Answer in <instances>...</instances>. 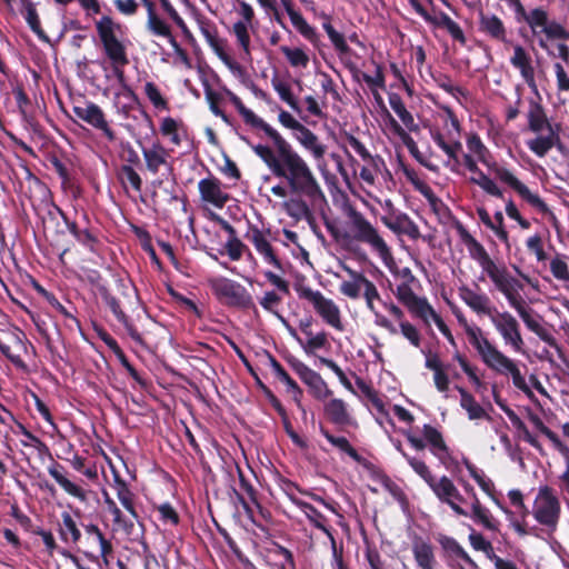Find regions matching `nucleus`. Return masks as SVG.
<instances>
[{
    "mask_svg": "<svg viewBox=\"0 0 569 569\" xmlns=\"http://www.w3.org/2000/svg\"><path fill=\"white\" fill-rule=\"evenodd\" d=\"M96 30L103 51L111 63H129L127 48L117 36L121 26L110 16H102L96 21Z\"/></svg>",
    "mask_w": 569,
    "mask_h": 569,
    "instance_id": "1a4fd4ad",
    "label": "nucleus"
},
{
    "mask_svg": "<svg viewBox=\"0 0 569 569\" xmlns=\"http://www.w3.org/2000/svg\"><path fill=\"white\" fill-rule=\"evenodd\" d=\"M470 182L479 186L488 194L502 198V191L496 184V182L485 173H479V177H470Z\"/></svg>",
    "mask_w": 569,
    "mask_h": 569,
    "instance_id": "774afa93",
    "label": "nucleus"
},
{
    "mask_svg": "<svg viewBox=\"0 0 569 569\" xmlns=\"http://www.w3.org/2000/svg\"><path fill=\"white\" fill-rule=\"evenodd\" d=\"M407 462L426 481L441 502L452 503V497L457 493L458 488L450 478L442 476L436 480L426 462L416 457H407Z\"/></svg>",
    "mask_w": 569,
    "mask_h": 569,
    "instance_id": "9b49d317",
    "label": "nucleus"
},
{
    "mask_svg": "<svg viewBox=\"0 0 569 569\" xmlns=\"http://www.w3.org/2000/svg\"><path fill=\"white\" fill-rule=\"evenodd\" d=\"M465 332L469 342L476 348L479 355H481L487 349V346L491 345V342L486 337H483L479 327L470 326L465 330Z\"/></svg>",
    "mask_w": 569,
    "mask_h": 569,
    "instance_id": "69168bd1",
    "label": "nucleus"
},
{
    "mask_svg": "<svg viewBox=\"0 0 569 569\" xmlns=\"http://www.w3.org/2000/svg\"><path fill=\"white\" fill-rule=\"evenodd\" d=\"M395 295L397 299L416 317L423 312V310L426 311L429 306L425 298H420L413 292L411 283H399L396 288Z\"/></svg>",
    "mask_w": 569,
    "mask_h": 569,
    "instance_id": "4be33fe9",
    "label": "nucleus"
},
{
    "mask_svg": "<svg viewBox=\"0 0 569 569\" xmlns=\"http://www.w3.org/2000/svg\"><path fill=\"white\" fill-rule=\"evenodd\" d=\"M297 140L307 149L316 160L322 159L326 153V146L319 141V138L306 126L297 131Z\"/></svg>",
    "mask_w": 569,
    "mask_h": 569,
    "instance_id": "f704fd0d",
    "label": "nucleus"
},
{
    "mask_svg": "<svg viewBox=\"0 0 569 569\" xmlns=\"http://www.w3.org/2000/svg\"><path fill=\"white\" fill-rule=\"evenodd\" d=\"M510 63L519 70L521 78L529 87L536 86L532 60L522 46L517 44L513 47V54L510 58Z\"/></svg>",
    "mask_w": 569,
    "mask_h": 569,
    "instance_id": "412c9836",
    "label": "nucleus"
},
{
    "mask_svg": "<svg viewBox=\"0 0 569 569\" xmlns=\"http://www.w3.org/2000/svg\"><path fill=\"white\" fill-rule=\"evenodd\" d=\"M480 357L489 368L500 373H507L509 368L515 363L492 343L487 346V349L480 355Z\"/></svg>",
    "mask_w": 569,
    "mask_h": 569,
    "instance_id": "473e14b6",
    "label": "nucleus"
},
{
    "mask_svg": "<svg viewBox=\"0 0 569 569\" xmlns=\"http://www.w3.org/2000/svg\"><path fill=\"white\" fill-rule=\"evenodd\" d=\"M281 52L287 58L288 62L291 67L295 68H306L309 63L308 54L300 48H289L287 46H282L280 48Z\"/></svg>",
    "mask_w": 569,
    "mask_h": 569,
    "instance_id": "680f3d73",
    "label": "nucleus"
},
{
    "mask_svg": "<svg viewBox=\"0 0 569 569\" xmlns=\"http://www.w3.org/2000/svg\"><path fill=\"white\" fill-rule=\"evenodd\" d=\"M432 140L436 144L443 150V152L448 156V158L455 161L457 164L459 163V152L462 150V144L458 139L447 140L445 136L440 131L431 132Z\"/></svg>",
    "mask_w": 569,
    "mask_h": 569,
    "instance_id": "79ce46f5",
    "label": "nucleus"
},
{
    "mask_svg": "<svg viewBox=\"0 0 569 569\" xmlns=\"http://www.w3.org/2000/svg\"><path fill=\"white\" fill-rule=\"evenodd\" d=\"M291 336L300 343L307 355H313L317 350L329 347L328 335L326 331L316 333L311 340H301L295 329H290Z\"/></svg>",
    "mask_w": 569,
    "mask_h": 569,
    "instance_id": "09e8293b",
    "label": "nucleus"
},
{
    "mask_svg": "<svg viewBox=\"0 0 569 569\" xmlns=\"http://www.w3.org/2000/svg\"><path fill=\"white\" fill-rule=\"evenodd\" d=\"M147 29L153 36L167 39L172 47L178 48L170 26L158 14L147 18Z\"/></svg>",
    "mask_w": 569,
    "mask_h": 569,
    "instance_id": "a19ab883",
    "label": "nucleus"
},
{
    "mask_svg": "<svg viewBox=\"0 0 569 569\" xmlns=\"http://www.w3.org/2000/svg\"><path fill=\"white\" fill-rule=\"evenodd\" d=\"M230 100L247 124L251 126L252 128L262 130L269 138L278 132L260 117H258L253 111L248 109L239 97L231 94Z\"/></svg>",
    "mask_w": 569,
    "mask_h": 569,
    "instance_id": "cd10ccee",
    "label": "nucleus"
},
{
    "mask_svg": "<svg viewBox=\"0 0 569 569\" xmlns=\"http://www.w3.org/2000/svg\"><path fill=\"white\" fill-rule=\"evenodd\" d=\"M48 472L68 495L79 499L82 502L87 501L88 492L67 478L64 468L61 465L57 462L52 463L48 468Z\"/></svg>",
    "mask_w": 569,
    "mask_h": 569,
    "instance_id": "393cba45",
    "label": "nucleus"
},
{
    "mask_svg": "<svg viewBox=\"0 0 569 569\" xmlns=\"http://www.w3.org/2000/svg\"><path fill=\"white\" fill-rule=\"evenodd\" d=\"M287 12L290 18L291 23L293 27L308 40L312 41L316 37V30L313 27H311L307 20L303 18V16L291 8L290 6L287 7Z\"/></svg>",
    "mask_w": 569,
    "mask_h": 569,
    "instance_id": "603ef678",
    "label": "nucleus"
},
{
    "mask_svg": "<svg viewBox=\"0 0 569 569\" xmlns=\"http://www.w3.org/2000/svg\"><path fill=\"white\" fill-rule=\"evenodd\" d=\"M422 435L426 443L429 445L432 455L438 460L449 467V462L452 460L448 446L446 445L441 432L431 425H425L422 427Z\"/></svg>",
    "mask_w": 569,
    "mask_h": 569,
    "instance_id": "a211bd4d",
    "label": "nucleus"
},
{
    "mask_svg": "<svg viewBox=\"0 0 569 569\" xmlns=\"http://www.w3.org/2000/svg\"><path fill=\"white\" fill-rule=\"evenodd\" d=\"M460 393V406L468 413L470 420L490 419L486 410L476 401L475 397L463 388L457 387Z\"/></svg>",
    "mask_w": 569,
    "mask_h": 569,
    "instance_id": "e433bc0d",
    "label": "nucleus"
},
{
    "mask_svg": "<svg viewBox=\"0 0 569 569\" xmlns=\"http://www.w3.org/2000/svg\"><path fill=\"white\" fill-rule=\"evenodd\" d=\"M418 317L420 319H422L427 325H429L430 320H432L436 323V326L438 327V329L440 330V332L449 341L453 342V337H452L450 329L448 328V326L445 323L442 318L433 310V308L430 305L427 307V310L426 311L423 310V312H421Z\"/></svg>",
    "mask_w": 569,
    "mask_h": 569,
    "instance_id": "052dcab7",
    "label": "nucleus"
},
{
    "mask_svg": "<svg viewBox=\"0 0 569 569\" xmlns=\"http://www.w3.org/2000/svg\"><path fill=\"white\" fill-rule=\"evenodd\" d=\"M389 104L396 114L400 118L403 126L409 131L418 130V124L415 122L412 114L407 110L401 97L397 93L389 94Z\"/></svg>",
    "mask_w": 569,
    "mask_h": 569,
    "instance_id": "37998d69",
    "label": "nucleus"
},
{
    "mask_svg": "<svg viewBox=\"0 0 569 569\" xmlns=\"http://www.w3.org/2000/svg\"><path fill=\"white\" fill-rule=\"evenodd\" d=\"M412 555L417 566L420 569H436L437 559L433 547L430 542L420 537H416L412 541Z\"/></svg>",
    "mask_w": 569,
    "mask_h": 569,
    "instance_id": "b1692460",
    "label": "nucleus"
},
{
    "mask_svg": "<svg viewBox=\"0 0 569 569\" xmlns=\"http://www.w3.org/2000/svg\"><path fill=\"white\" fill-rule=\"evenodd\" d=\"M357 386L361 390V392L370 400V402L377 409V411L381 416L390 420L389 413L386 409V405L382 398L379 396V393L372 387L366 383L362 379L357 380Z\"/></svg>",
    "mask_w": 569,
    "mask_h": 569,
    "instance_id": "6e6d98bb",
    "label": "nucleus"
},
{
    "mask_svg": "<svg viewBox=\"0 0 569 569\" xmlns=\"http://www.w3.org/2000/svg\"><path fill=\"white\" fill-rule=\"evenodd\" d=\"M271 84L282 101H284L293 111L298 113L301 112L299 102L295 98L291 91V86L287 81L281 80L278 77H274L271 80Z\"/></svg>",
    "mask_w": 569,
    "mask_h": 569,
    "instance_id": "de8ad7c7",
    "label": "nucleus"
},
{
    "mask_svg": "<svg viewBox=\"0 0 569 569\" xmlns=\"http://www.w3.org/2000/svg\"><path fill=\"white\" fill-rule=\"evenodd\" d=\"M22 332L18 330H2L0 333V351L13 363L20 362L19 351L23 348Z\"/></svg>",
    "mask_w": 569,
    "mask_h": 569,
    "instance_id": "5701e85b",
    "label": "nucleus"
},
{
    "mask_svg": "<svg viewBox=\"0 0 569 569\" xmlns=\"http://www.w3.org/2000/svg\"><path fill=\"white\" fill-rule=\"evenodd\" d=\"M160 132L163 137L169 138L174 146H180L182 136L186 134V127L182 121L167 117L160 123Z\"/></svg>",
    "mask_w": 569,
    "mask_h": 569,
    "instance_id": "ea45409f",
    "label": "nucleus"
},
{
    "mask_svg": "<svg viewBox=\"0 0 569 569\" xmlns=\"http://www.w3.org/2000/svg\"><path fill=\"white\" fill-rule=\"evenodd\" d=\"M439 24L448 31L452 39L460 42L461 44H466L467 39L462 29L448 14H441Z\"/></svg>",
    "mask_w": 569,
    "mask_h": 569,
    "instance_id": "338daca9",
    "label": "nucleus"
},
{
    "mask_svg": "<svg viewBox=\"0 0 569 569\" xmlns=\"http://www.w3.org/2000/svg\"><path fill=\"white\" fill-rule=\"evenodd\" d=\"M527 119L528 128L533 133H541L543 130L555 131L552 124L548 121L545 109L535 101L530 102Z\"/></svg>",
    "mask_w": 569,
    "mask_h": 569,
    "instance_id": "7c9ffc66",
    "label": "nucleus"
},
{
    "mask_svg": "<svg viewBox=\"0 0 569 569\" xmlns=\"http://www.w3.org/2000/svg\"><path fill=\"white\" fill-rule=\"evenodd\" d=\"M114 489L117 493V498L123 506V508L133 517L138 518V513L136 511L134 505H133V498L134 495L129 489L128 485L124 480H122L120 477H114Z\"/></svg>",
    "mask_w": 569,
    "mask_h": 569,
    "instance_id": "a18cd8bd",
    "label": "nucleus"
},
{
    "mask_svg": "<svg viewBox=\"0 0 569 569\" xmlns=\"http://www.w3.org/2000/svg\"><path fill=\"white\" fill-rule=\"evenodd\" d=\"M480 357L489 368L500 373H507L509 368L515 363L492 343L487 346V349L480 355Z\"/></svg>",
    "mask_w": 569,
    "mask_h": 569,
    "instance_id": "72a5a7b5",
    "label": "nucleus"
},
{
    "mask_svg": "<svg viewBox=\"0 0 569 569\" xmlns=\"http://www.w3.org/2000/svg\"><path fill=\"white\" fill-rule=\"evenodd\" d=\"M480 357L489 368L500 373H507L509 368L515 363L492 343L487 346V349L480 355Z\"/></svg>",
    "mask_w": 569,
    "mask_h": 569,
    "instance_id": "2f4dec72",
    "label": "nucleus"
},
{
    "mask_svg": "<svg viewBox=\"0 0 569 569\" xmlns=\"http://www.w3.org/2000/svg\"><path fill=\"white\" fill-rule=\"evenodd\" d=\"M322 27L327 36L329 37L332 46L335 47L337 53L345 54L352 52L350 47L347 44L343 34L338 32L330 22H325Z\"/></svg>",
    "mask_w": 569,
    "mask_h": 569,
    "instance_id": "13d9d810",
    "label": "nucleus"
},
{
    "mask_svg": "<svg viewBox=\"0 0 569 569\" xmlns=\"http://www.w3.org/2000/svg\"><path fill=\"white\" fill-rule=\"evenodd\" d=\"M529 419L530 421L532 422V425L543 435L546 436L550 442L552 443V446L560 452L562 453L563 456H569V448L568 446H566L561 440L560 438L557 436L556 432H553L550 428H548L542 419L537 416V415H533L531 413L529 416Z\"/></svg>",
    "mask_w": 569,
    "mask_h": 569,
    "instance_id": "49530a36",
    "label": "nucleus"
},
{
    "mask_svg": "<svg viewBox=\"0 0 569 569\" xmlns=\"http://www.w3.org/2000/svg\"><path fill=\"white\" fill-rule=\"evenodd\" d=\"M62 217L66 220L67 227L69 231L73 234V237L82 244L88 247L90 250H93V246L96 242V238L88 229L80 230L76 222L69 221L66 216L62 213Z\"/></svg>",
    "mask_w": 569,
    "mask_h": 569,
    "instance_id": "0e129e2a",
    "label": "nucleus"
},
{
    "mask_svg": "<svg viewBox=\"0 0 569 569\" xmlns=\"http://www.w3.org/2000/svg\"><path fill=\"white\" fill-rule=\"evenodd\" d=\"M517 21L528 24L533 36L545 34L539 38L538 44L541 49H549L548 40H569V31L559 22L549 19L548 11L537 7L527 11L522 3L515 11Z\"/></svg>",
    "mask_w": 569,
    "mask_h": 569,
    "instance_id": "423d86ee",
    "label": "nucleus"
},
{
    "mask_svg": "<svg viewBox=\"0 0 569 569\" xmlns=\"http://www.w3.org/2000/svg\"><path fill=\"white\" fill-rule=\"evenodd\" d=\"M84 533H86V550L84 555L92 560H98V557L94 556L90 549L93 547V545H99L100 548V557L106 566L110 562V557L112 555V545L111 542L106 539L101 530L98 528V526L93 523H89L84 526Z\"/></svg>",
    "mask_w": 569,
    "mask_h": 569,
    "instance_id": "2eb2a0df",
    "label": "nucleus"
},
{
    "mask_svg": "<svg viewBox=\"0 0 569 569\" xmlns=\"http://www.w3.org/2000/svg\"><path fill=\"white\" fill-rule=\"evenodd\" d=\"M72 111L78 119L101 131L109 141L116 140V133L110 128L104 112L98 104L82 101L73 106Z\"/></svg>",
    "mask_w": 569,
    "mask_h": 569,
    "instance_id": "f8f14e48",
    "label": "nucleus"
},
{
    "mask_svg": "<svg viewBox=\"0 0 569 569\" xmlns=\"http://www.w3.org/2000/svg\"><path fill=\"white\" fill-rule=\"evenodd\" d=\"M99 293L106 305L110 308L116 318L126 327L128 333L134 340H140V335L137 329L129 322L128 317L120 308L118 300L109 292L104 286L98 288Z\"/></svg>",
    "mask_w": 569,
    "mask_h": 569,
    "instance_id": "c756f323",
    "label": "nucleus"
},
{
    "mask_svg": "<svg viewBox=\"0 0 569 569\" xmlns=\"http://www.w3.org/2000/svg\"><path fill=\"white\" fill-rule=\"evenodd\" d=\"M198 189L201 200L214 208L221 209L230 200V196L224 190L222 182L216 177L200 180Z\"/></svg>",
    "mask_w": 569,
    "mask_h": 569,
    "instance_id": "4468645a",
    "label": "nucleus"
},
{
    "mask_svg": "<svg viewBox=\"0 0 569 569\" xmlns=\"http://www.w3.org/2000/svg\"><path fill=\"white\" fill-rule=\"evenodd\" d=\"M465 489L467 492H471L473 497L472 501V513L470 517L476 521L477 523L482 525L486 529L490 531H498L499 528V521L491 515V512L481 505L480 500L476 496L473 488L469 485L465 486Z\"/></svg>",
    "mask_w": 569,
    "mask_h": 569,
    "instance_id": "a878e982",
    "label": "nucleus"
},
{
    "mask_svg": "<svg viewBox=\"0 0 569 569\" xmlns=\"http://www.w3.org/2000/svg\"><path fill=\"white\" fill-rule=\"evenodd\" d=\"M142 156L144 159L147 170L157 174L161 167H164L168 171H172V166L169 162V151L159 142L152 143L149 148H142Z\"/></svg>",
    "mask_w": 569,
    "mask_h": 569,
    "instance_id": "6ab92c4d",
    "label": "nucleus"
},
{
    "mask_svg": "<svg viewBox=\"0 0 569 569\" xmlns=\"http://www.w3.org/2000/svg\"><path fill=\"white\" fill-rule=\"evenodd\" d=\"M303 197L296 196L282 203L287 214L296 220L307 219L311 216L310 208Z\"/></svg>",
    "mask_w": 569,
    "mask_h": 569,
    "instance_id": "c03bdc74",
    "label": "nucleus"
},
{
    "mask_svg": "<svg viewBox=\"0 0 569 569\" xmlns=\"http://www.w3.org/2000/svg\"><path fill=\"white\" fill-rule=\"evenodd\" d=\"M479 31L489 39L506 43L508 41V30L505 22L493 13L479 12Z\"/></svg>",
    "mask_w": 569,
    "mask_h": 569,
    "instance_id": "dca6fc26",
    "label": "nucleus"
},
{
    "mask_svg": "<svg viewBox=\"0 0 569 569\" xmlns=\"http://www.w3.org/2000/svg\"><path fill=\"white\" fill-rule=\"evenodd\" d=\"M467 147L478 161L493 169L496 177L512 188L528 204L543 214H551L552 212L547 203L537 194L529 190L510 170L505 167H498L495 162L491 164V154L488 148L483 144L477 133H471L467 138Z\"/></svg>",
    "mask_w": 569,
    "mask_h": 569,
    "instance_id": "39448f33",
    "label": "nucleus"
},
{
    "mask_svg": "<svg viewBox=\"0 0 569 569\" xmlns=\"http://www.w3.org/2000/svg\"><path fill=\"white\" fill-rule=\"evenodd\" d=\"M550 271L558 281L569 288V267L565 254L557 253L551 258Z\"/></svg>",
    "mask_w": 569,
    "mask_h": 569,
    "instance_id": "3c124183",
    "label": "nucleus"
},
{
    "mask_svg": "<svg viewBox=\"0 0 569 569\" xmlns=\"http://www.w3.org/2000/svg\"><path fill=\"white\" fill-rule=\"evenodd\" d=\"M303 511H305L307 518L310 520V522L316 528L322 530L328 536V538L331 541L333 552H336V540H335V537L331 533L330 529L326 525V522H327L326 517L322 513H320L313 506H311L309 503L303 505Z\"/></svg>",
    "mask_w": 569,
    "mask_h": 569,
    "instance_id": "8fccbe9b",
    "label": "nucleus"
},
{
    "mask_svg": "<svg viewBox=\"0 0 569 569\" xmlns=\"http://www.w3.org/2000/svg\"><path fill=\"white\" fill-rule=\"evenodd\" d=\"M209 284L218 300L227 306L243 309L254 306L247 289L233 280L223 277L213 278L209 280Z\"/></svg>",
    "mask_w": 569,
    "mask_h": 569,
    "instance_id": "9d476101",
    "label": "nucleus"
},
{
    "mask_svg": "<svg viewBox=\"0 0 569 569\" xmlns=\"http://www.w3.org/2000/svg\"><path fill=\"white\" fill-rule=\"evenodd\" d=\"M363 298L366 300L367 308L375 315L376 325L386 329L391 335H397V327L388 318L379 313L375 307V301H381V297L375 283L370 280H368L367 286L363 289Z\"/></svg>",
    "mask_w": 569,
    "mask_h": 569,
    "instance_id": "aec40b11",
    "label": "nucleus"
},
{
    "mask_svg": "<svg viewBox=\"0 0 569 569\" xmlns=\"http://www.w3.org/2000/svg\"><path fill=\"white\" fill-rule=\"evenodd\" d=\"M118 178L124 188L129 184L136 192H141L142 179L132 166L122 164Z\"/></svg>",
    "mask_w": 569,
    "mask_h": 569,
    "instance_id": "864d4df0",
    "label": "nucleus"
},
{
    "mask_svg": "<svg viewBox=\"0 0 569 569\" xmlns=\"http://www.w3.org/2000/svg\"><path fill=\"white\" fill-rule=\"evenodd\" d=\"M343 270L349 274L350 279L341 282L339 291L350 299H358L369 279L363 273L355 271L348 266H343Z\"/></svg>",
    "mask_w": 569,
    "mask_h": 569,
    "instance_id": "bb28decb",
    "label": "nucleus"
},
{
    "mask_svg": "<svg viewBox=\"0 0 569 569\" xmlns=\"http://www.w3.org/2000/svg\"><path fill=\"white\" fill-rule=\"evenodd\" d=\"M460 237L471 259L480 266L482 273L490 279L493 287L506 297L510 307L518 312L526 327L550 347L558 348L557 339L540 323V317L527 307L519 292L522 289V283L511 276L505 264L497 263L485 247L466 229H460Z\"/></svg>",
    "mask_w": 569,
    "mask_h": 569,
    "instance_id": "f257e3e1",
    "label": "nucleus"
},
{
    "mask_svg": "<svg viewBox=\"0 0 569 569\" xmlns=\"http://www.w3.org/2000/svg\"><path fill=\"white\" fill-rule=\"evenodd\" d=\"M343 212L348 218V230L342 233L339 230L329 228L333 238L367 244L383 261L392 259L391 250L377 227L351 204H346Z\"/></svg>",
    "mask_w": 569,
    "mask_h": 569,
    "instance_id": "20e7f679",
    "label": "nucleus"
},
{
    "mask_svg": "<svg viewBox=\"0 0 569 569\" xmlns=\"http://www.w3.org/2000/svg\"><path fill=\"white\" fill-rule=\"evenodd\" d=\"M382 223L398 236H407L411 240L422 239L426 242H431V236H422L417 223L403 212L383 214L381 217Z\"/></svg>",
    "mask_w": 569,
    "mask_h": 569,
    "instance_id": "ddd939ff",
    "label": "nucleus"
},
{
    "mask_svg": "<svg viewBox=\"0 0 569 569\" xmlns=\"http://www.w3.org/2000/svg\"><path fill=\"white\" fill-rule=\"evenodd\" d=\"M388 117H389V121H390V124L392 127V129L395 130V132L397 134H399L402 139H403V142L407 146V148L409 149L410 153L422 164L427 166L421 156H420V152L418 150V147L416 144V142L413 141V139L411 137H409L405 129L390 116V113H388Z\"/></svg>",
    "mask_w": 569,
    "mask_h": 569,
    "instance_id": "e2e57ef3",
    "label": "nucleus"
},
{
    "mask_svg": "<svg viewBox=\"0 0 569 569\" xmlns=\"http://www.w3.org/2000/svg\"><path fill=\"white\" fill-rule=\"evenodd\" d=\"M230 100L247 124L251 126L252 128L262 130L269 138L278 132L260 117H258L253 111L248 109L239 97L231 94Z\"/></svg>",
    "mask_w": 569,
    "mask_h": 569,
    "instance_id": "c85d7f7f",
    "label": "nucleus"
},
{
    "mask_svg": "<svg viewBox=\"0 0 569 569\" xmlns=\"http://www.w3.org/2000/svg\"><path fill=\"white\" fill-rule=\"evenodd\" d=\"M458 291L460 299L473 312L489 317L506 345L511 346L517 352L523 350L525 342L520 332L519 322L510 312L498 311L486 293L478 292L466 284L459 287Z\"/></svg>",
    "mask_w": 569,
    "mask_h": 569,
    "instance_id": "7ed1b4c3",
    "label": "nucleus"
},
{
    "mask_svg": "<svg viewBox=\"0 0 569 569\" xmlns=\"http://www.w3.org/2000/svg\"><path fill=\"white\" fill-rule=\"evenodd\" d=\"M531 513L548 535L557 531L561 517V502L552 488L548 486L539 488Z\"/></svg>",
    "mask_w": 569,
    "mask_h": 569,
    "instance_id": "0eeeda50",
    "label": "nucleus"
},
{
    "mask_svg": "<svg viewBox=\"0 0 569 569\" xmlns=\"http://www.w3.org/2000/svg\"><path fill=\"white\" fill-rule=\"evenodd\" d=\"M325 413L335 425L346 426L351 423V417L347 405L341 399H331L325 405Z\"/></svg>",
    "mask_w": 569,
    "mask_h": 569,
    "instance_id": "c9c22d12",
    "label": "nucleus"
},
{
    "mask_svg": "<svg viewBox=\"0 0 569 569\" xmlns=\"http://www.w3.org/2000/svg\"><path fill=\"white\" fill-rule=\"evenodd\" d=\"M323 437L336 448L347 453L355 460H359L360 456L357 450L350 445L349 440L346 437H336L331 435L329 431L322 429L321 430Z\"/></svg>",
    "mask_w": 569,
    "mask_h": 569,
    "instance_id": "bf43d9fd",
    "label": "nucleus"
},
{
    "mask_svg": "<svg viewBox=\"0 0 569 569\" xmlns=\"http://www.w3.org/2000/svg\"><path fill=\"white\" fill-rule=\"evenodd\" d=\"M557 141H559V134L557 130H555L548 131L546 136L539 134L527 141V146L536 156L542 158L552 149Z\"/></svg>",
    "mask_w": 569,
    "mask_h": 569,
    "instance_id": "58836bf2",
    "label": "nucleus"
},
{
    "mask_svg": "<svg viewBox=\"0 0 569 569\" xmlns=\"http://www.w3.org/2000/svg\"><path fill=\"white\" fill-rule=\"evenodd\" d=\"M61 518L62 521L59 526L60 539L66 543H70L72 546L77 545L81 538V531L78 528L77 522L68 512H63Z\"/></svg>",
    "mask_w": 569,
    "mask_h": 569,
    "instance_id": "4c0bfd02",
    "label": "nucleus"
},
{
    "mask_svg": "<svg viewBox=\"0 0 569 569\" xmlns=\"http://www.w3.org/2000/svg\"><path fill=\"white\" fill-rule=\"evenodd\" d=\"M274 148L267 144H253L252 151L268 167L270 172L284 179L293 196L311 201L322 197V190L307 161L277 132L270 138Z\"/></svg>",
    "mask_w": 569,
    "mask_h": 569,
    "instance_id": "f03ea898",
    "label": "nucleus"
},
{
    "mask_svg": "<svg viewBox=\"0 0 569 569\" xmlns=\"http://www.w3.org/2000/svg\"><path fill=\"white\" fill-rule=\"evenodd\" d=\"M295 290L300 299L312 305L315 311L328 326L339 331L343 330L341 311L333 300L326 298L320 291L312 290L303 283H296Z\"/></svg>",
    "mask_w": 569,
    "mask_h": 569,
    "instance_id": "6e6552de",
    "label": "nucleus"
},
{
    "mask_svg": "<svg viewBox=\"0 0 569 569\" xmlns=\"http://www.w3.org/2000/svg\"><path fill=\"white\" fill-rule=\"evenodd\" d=\"M248 240L253 244L257 252L263 257L264 261L269 264H272L274 268L281 270L282 263L273 247L271 246L266 233L257 227L250 229L247 234Z\"/></svg>",
    "mask_w": 569,
    "mask_h": 569,
    "instance_id": "f3484780",
    "label": "nucleus"
},
{
    "mask_svg": "<svg viewBox=\"0 0 569 569\" xmlns=\"http://www.w3.org/2000/svg\"><path fill=\"white\" fill-rule=\"evenodd\" d=\"M303 382L310 388L312 396L318 400H325L332 393L325 380L316 371L308 379H305Z\"/></svg>",
    "mask_w": 569,
    "mask_h": 569,
    "instance_id": "5fc2aeb1",
    "label": "nucleus"
},
{
    "mask_svg": "<svg viewBox=\"0 0 569 569\" xmlns=\"http://www.w3.org/2000/svg\"><path fill=\"white\" fill-rule=\"evenodd\" d=\"M438 541L445 551L475 566L472 559L469 557V555L465 551V549L458 543L456 539L448 536H441Z\"/></svg>",
    "mask_w": 569,
    "mask_h": 569,
    "instance_id": "4d7b16f0",
    "label": "nucleus"
}]
</instances>
